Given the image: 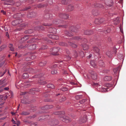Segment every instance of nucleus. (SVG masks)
I'll use <instances>...</instances> for the list:
<instances>
[{
	"instance_id": "f257e3e1",
	"label": "nucleus",
	"mask_w": 126,
	"mask_h": 126,
	"mask_svg": "<svg viewBox=\"0 0 126 126\" xmlns=\"http://www.w3.org/2000/svg\"><path fill=\"white\" fill-rule=\"evenodd\" d=\"M59 51V47H54L50 49V51L52 54L53 55H57V52Z\"/></svg>"
},
{
	"instance_id": "f03ea898",
	"label": "nucleus",
	"mask_w": 126,
	"mask_h": 126,
	"mask_svg": "<svg viewBox=\"0 0 126 126\" xmlns=\"http://www.w3.org/2000/svg\"><path fill=\"white\" fill-rule=\"evenodd\" d=\"M79 54L82 57L84 56V53L83 52L81 51L80 52H77L76 50H74L73 51V55L74 56V57H76L79 55Z\"/></svg>"
},
{
	"instance_id": "7ed1b4c3",
	"label": "nucleus",
	"mask_w": 126,
	"mask_h": 126,
	"mask_svg": "<svg viewBox=\"0 0 126 126\" xmlns=\"http://www.w3.org/2000/svg\"><path fill=\"white\" fill-rule=\"evenodd\" d=\"M112 85L111 84L109 83H106L105 85V87H103V92L107 91L109 90H108L109 87H112Z\"/></svg>"
},
{
	"instance_id": "20e7f679",
	"label": "nucleus",
	"mask_w": 126,
	"mask_h": 126,
	"mask_svg": "<svg viewBox=\"0 0 126 126\" xmlns=\"http://www.w3.org/2000/svg\"><path fill=\"white\" fill-rule=\"evenodd\" d=\"M22 20L20 19H18L15 20L12 22V24L13 25L16 26L17 25L21 23Z\"/></svg>"
},
{
	"instance_id": "39448f33",
	"label": "nucleus",
	"mask_w": 126,
	"mask_h": 126,
	"mask_svg": "<svg viewBox=\"0 0 126 126\" xmlns=\"http://www.w3.org/2000/svg\"><path fill=\"white\" fill-rule=\"evenodd\" d=\"M49 38L54 40H57L59 39V37L57 35L51 34H47Z\"/></svg>"
},
{
	"instance_id": "423d86ee",
	"label": "nucleus",
	"mask_w": 126,
	"mask_h": 126,
	"mask_svg": "<svg viewBox=\"0 0 126 126\" xmlns=\"http://www.w3.org/2000/svg\"><path fill=\"white\" fill-rule=\"evenodd\" d=\"M105 4L108 7L112 6L113 4V3L111 0H105Z\"/></svg>"
},
{
	"instance_id": "0eeeda50",
	"label": "nucleus",
	"mask_w": 126,
	"mask_h": 126,
	"mask_svg": "<svg viewBox=\"0 0 126 126\" xmlns=\"http://www.w3.org/2000/svg\"><path fill=\"white\" fill-rule=\"evenodd\" d=\"M57 66V64H55L53 66L51 67L50 68L52 69L51 72V73L52 74H56L57 73V70L55 69V68H56Z\"/></svg>"
},
{
	"instance_id": "6e6552de",
	"label": "nucleus",
	"mask_w": 126,
	"mask_h": 126,
	"mask_svg": "<svg viewBox=\"0 0 126 126\" xmlns=\"http://www.w3.org/2000/svg\"><path fill=\"white\" fill-rule=\"evenodd\" d=\"M59 17L64 19H67L69 17L68 15L66 14L60 13L59 15Z\"/></svg>"
},
{
	"instance_id": "1a4fd4ad",
	"label": "nucleus",
	"mask_w": 126,
	"mask_h": 126,
	"mask_svg": "<svg viewBox=\"0 0 126 126\" xmlns=\"http://www.w3.org/2000/svg\"><path fill=\"white\" fill-rule=\"evenodd\" d=\"M91 76L92 79L94 80L96 79L97 78V74L93 71L91 72Z\"/></svg>"
},
{
	"instance_id": "9d476101",
	"label": "nucleus",
	"mask_w": 126,
	"mask_h": 126,
	"mask_svg": "<svg viewBox=\"0 0 126 126\" xmlns=\"http://www.w3.org/2000/svg\"><path fill=\"white\" fill-rule=\"evenodd\" d=\"M64 21L63 20H60L59 19H56L54 20L53 22V23L55 24H57L59 23H63Z\"/></svg>"
},
{
	"instance_id": "9b49d317",
	"label": "nucleus",
	"mask_w": 126,
	"mask_h": 126,
	"mask_svg": "<svg viewBox=\"0 0 126 126\" xmlns=\"http://www.w3.org/2000/svg\"><path fill=\"white\" fill-rule=\"evenodd\" d=\"M5 82L6 80L5 79L2 80H1L0 81V86H1L0 87L2 88L6 86L7 84Z\"/></svg>"
},
{
	"instance_id": "f8f14e48",
	"label": "nucleus",
	"mask_w": 126,
	"mask_h": 126,
	"mask_svg": "<svg viewBox=\"0 0 126 126\" xmlns=\"http://www.w3.org/2000/svg\"><path fill=\"white\" fill-rule=\"evenodd\" d=\"M102 19L101 18H99L95 19L94 23L95 24H99L102 23Z\"/></svg>"
},
{
	"instance_id": "ddd939ff",
	"label": "nucleus",
	"mask_w": 126,
	"mask_h": 126,
	"mask_svg": "<svg viewBox=\"0 0 126 126\" xmlns=\"http://www.w3.org/2000/svg\"><path fill=\"white\" fill-rule=\"evenodd\" d=\"M52 16V15L50 13H47L45 14L44 16V17L46 19L50 18Z\"/></svg>"
},
{
	"instance_id": "4468645a",
	"label": "nucleus",
	"mask_w": 126,
	"mask_h": 126,
	"mask_svg": "<svg viewBox=\"0 0 126 126\" xmlns=\"http://www.w3.org/2000/svg\"><path fill=\"white\" fill-rule=\"evenodd\" d=\"M49 32L50 33H55L57 32V29L55 28H50L48 29Z\"/></svg>"
},
{
	"instance_id": "2eb2a0df",
	"label": "nucleus",
	"mask_w": 126,
	"mask_h": 126,
	"mask_svg": "<svg viewBox=\"0 0 126 126\" xmlns=\"http://www.w3.org/2000/svg\"><path fill=\"white\" fill-rule=\"evenodd\" d=\"M58 121L57 120H53L51 122H48L49 124L52 126L56 125L58 124Z\"/></svg>"
},
{
	"instance_id": "dca6fc26",
	"label": "nucleus",
	"mask_w": 126,
	"mask_h": 126,
	"mask_svg": "<svg viewBox=\"0 0 126 126\" xmlns=\"http://www.w3.org/2000/svg\"><path fill=\"white\" fill-rule=\"evenodd\" d=\"M36 45L35 44H34L29 46L28 48L32 50L35 49L36 48Z\"/></svg>"
},
{
	"instance_id": "f3484780",
	"label": "nucleus",
	"mask_w": 126,
	"mask_h": 126,
	"mask_svg": "<svg viewBox=\"0 0 126 126\" xmlns=\"http://www.w3.org/2000/svg\"><path fill=\"white\" fill-rule=\"evenodd\" d=\"M84 34L85 35H90L93 33V31L92 30H87L84 31Z\"/></svg>"
},
{
	"instance_id": "a211bd4d",
	"label": "nucleus",
	"mask_w": 126,
	"mask_h": 126,
	"mask_svg": "<svg viewBox=\"0 0 126 126\" xmlns=\"http://www.w3.org/2000/svg\"><path fill=\"white\" fill-rule=\"evenodd\" d=\"M78 28H77L76 27L73 26H72L70 27L69 30L70 31H71L73 32H76L77 31Z\"/></svg>"
},
{
	"instance_id": "6ab92c4d",
	"label": "nucleus",
	"mask_w": 126,
	"mask_h": 126,
	"mask_svg": "<svg viewBox=\"0 0 126 126\" xmlns=\"http://www.w3.org/2000/svg\"><path fill=\"white\" fill-rule=\"evenodd\" d=\"M53 107L52 105H46L42 107V110H47L51 109Z\"/></svg>"
},
{
	"instance_id": "aec40b11",
	"label": "nucleus",
	"mask_w": 126,
	"mask_h": 126,
	"mask_svg": "<svg viewBox=\"0 0 126 126\" xmlns=\"http://www.w3.org/2000/svg\"><path fill=\"white\" fill-rule=\"evenodd\" d=\"M34 29L36 30H43L44 29V27L43 26H41L39 27H35Z\"/></svg>"
},
{
	"instance_id": "412c9836",
	"label": "nucleus",
	"mask_w": 126,
	"mask_h": 126,
	"mask_svg": "<svg viewBox=\"0 0 126 126\" xmlns=\"http://www.w3.org/2000/svg\"><path fill=\"white\" fill-rule=\"evenodd\" d=\"M47 63V62L46 61H43L40 62L39 63V65L41 67H43L45 66Z\"/></svg>"
},
{
	"instance_id": "4be33fe9",
	"label": "nucleus",
	"mask_w": 126,
	"mask_h": 126,
	"mask_svg": "<svg viewBox=\"0 0 126 126\" xmlns=\"http://www.w3.org/2000/svg\"><path fill=\"white\" fill-rule=\"evenodd\" d=\"M34 32V30L32 29H29L25 31L24 33L26 34L31 33Z\"/></svg>"
},
{
	"instance_id": "5701e85b",
	"label": "nucleus",
	"mask_w": 126,
	"mask_h": 126,
	"mask_svg": "<svg viewBox=\"0 0 126 126\" xmlns=\"http://www.w3.org/2000/svg\"><path fill=\"white\" fill-rule=\"evenodd\" d=\"M67 8L68 11H70L73 10L74 8L72 5H70L68 6Z\"/></svg>"
},
{
	"instance_id": "b1692460",
	"label": "nucleus",
	"mask_w": 126,
	"mask_h": 126,
	"mask_svg": "<svg viewBox=\"0 0 126 126\" xmlns=\"http://www.w3.org/2000/svg\"><path fill=\"white\" fill-rule=\"evenodd\" d=\"M70 1V0H62L61 1V3L62 4H66L69 3Z\"/></svg>"
},
{
	"instance_id": "393cba45",
	"label": "nucleus",
	"mask_w": 126,
	"mask_h": 126,
	"mask_svg": "<svg viewBox=\"0 0 126 126\" xmlns=\"http://www.w3.org/2000/svg\"><path fill=\"white\" fill-rule=\"evenodd\" d=\"M82 46L83 47V49L84 50H88L89 48V46L86 44H82Z\"/></svg>"
},
{
	"instance_id": "a878e982",
	"label": "nucleus",
	"mask_w": 126,
	"mask_h": 126,
	"mask_svg": "<svg viewBox=\"0 0 126 126\" xmlns=\"http://www.w3.org/2000/svg\"><path fill=\"white\" fill-rule=\"evenodd\" d=\"M65 33L66 35L68 36H71L72 35V32H70V33L67 31H66Z\"/></svg>"
},
{
	"instance_id": "bb28decb",
	"label": "nucleus",
	"mask_w": 126,
	"mask_h": 126,
	"mask_svg": "<svg viewBox=\"0 0 126 126\" xmlns=\"http://www.w3.org/2000/svg\"><path fill=\"white\" fill-rule=\"evenodd\" d=\"M112 79V77L110 76H106L104 78V79L105 81H110Z\"/></svg>"
},
{
	"instance_id": "cd10ccee",
	"label": "nucleus",
	"mask_w": 126,
	"mask_h": 126,
	"mask_svg": "<svg viewBox=\"0 0 126 126\" xmlns=\"http://www.w3.org/2000/svg\"><path fill=\"white\" fill-rule=\"evenodd\" d=\"M61 120L63 121V122H64L66 123H67L69 122L70 121L67 118H66L65 117H63L61 118Z\"/></svg>"
},
{
	"instance_id": "c85d7f7f",
	"label": "nucleus",
	"mask_w": 126,
	"mask_h": 126,
	"mask_svg": "<svg viewBox=\"0 0 126 126\" xmlns=\"http://www.w3.org/2000/svg\"><path fill=\"white\" fill-rule=\"evenodd\" d=\"M9 47L12 51H14V47L12 44H10L9 45Z\"/></svg>"
},
{
	"instance_id": "c756f323",
	"label": "nucleus",
	"mask_w": 126,
	"mask_h": 126,
	"mask_svg": "<svg viewBox=\"0 0 126 126\" xmlns=\"http://www.w3.org/2000/svg\"><path fill=\"white\" fill-rule=\"evenodd\" d=\"M106 54L110 58H111L112 56V53L110 51H108L106 52Z\"/></svg>"
},
{
	"instance_id": "7c9ffc66",
	"label": "nucleus",
	"mask_w": 126,
	"mask_h": 126,
	"mask_svg": "<svg viewBox=\"0 0 126 126\" xmlns=\"http://www.w3.org/2000/svg\"><path fill=\"white\" fill-rule=\"evenodd\" d=\"M90 63L91 66L94 67H95L96 66V64L94 61L91 60L90 62Z\"/></svg>"
},
{
	"instance_id": "2f4dec72",
	"label": "nucleus",
	"mask_w": 126,
	"mask_h": 126,
	"mask_svg": "<svg viewBox=\"0 0 126 126\" xmlns=\"http://www.w3.org/2000/svg\"><path fill=\"white\" fill-rule=\"evenodd\" d=\"M47 87L49 88L53 89L54 88V86L52 84H49L47 85Z\"/></svg>"
},
{
	"instance_id": "473e14b6",
	"label": "nucleus",
	"mask_w": 126,
	"mask_h": 126,
	"mask_svg": "<svg viewBox=\"0 0 126 126\" xmlns=\"http://www.w3.org/2000/svg\"><path fill=\"white\" fill-rule=\"evenodd\" d=\"M29 38L28 35H26L24 36L23 37L21 38V40L23 41L26 40Z\"/></svg>"
},
{
	"instance_id": "72a5a7b5",
	"label": "nucleus",
	"mask_w": 126,
	"mask_h": 126,
	"mask_svg": "<svg viewBox=\"0 0 126 126\" xmlns=\"http://www.w3.org/2000/svg\"><path fill=\"white\" fill-rule=\"evenodd\" d=\"M29 76L28 74L26 73H24L22 75V77L24 79L27 78Z\"/></svg>"
},
{
	"instance_id": "f704fd0d",
	"label": "nucleus",
	"mask_w": 126,
	"mask_h": 126,
	"mask_svg": "<svg viewBox=\"0 0 126 126\" xmlns=\"http://www.w3.org/2000/svg\"><path fill=\"white\" fill-rule=\"evenodd\" d=\"M93 49L94 51L99 54V49L98 47H94L93 48Z\"/></svg>"
},
{
	"instance_id": "c9c22d12",
	"label": "nucleus",
	"mask_w": 126,
	"mask_h": 126,
	"mask_svg": "<svg viewBox=\"0 0 126 126\" xmlns=\"http://www.w3.org/2000/svg\"><path fill=\"white\" fill-rule=\"evenodd\" d=\"M59 44L60 46H67V44L66 43L64 42H59Z\"/></svg>"
},
{
	"instance_id": "e433bc0d",
	"label": "nucleus",
	"mask_w": 126,
	"mask_h": 126,
	"mask_svg": "<svg viewBox=\"0 0 126 126\" xmlns=\"http://www.w3.org/2000/svg\"><path fill=\"white\" fill-rule=\"evenodd\" d=\"M45 6V5L43 4L39 3L38 4L37 6V7L41 8H43Z\"/></svg>"
},
{
	"instance_id": "4c0bfd02",
	"label": "nucleus",
	"mask_w": 126,
	"mask_h": 126,
	"mask_svg": "<svg viewBox=\"0 0 126 126\" xmlns=\"http://www.w3.org/2000/svg\"><path fill=\"white\" fill-rule=\"evenodd\" d=\"M87 119L86 117L82 118V119H80L79 121L80 123H83L86 122Z\"/></svg>"
},
{
	"instance_id": "58836bf2",
	"label": "nucleus",
	"mask_w": 126,
	"mask_h": 126,
	"mask_svg": "<svg viewBox=\"0 0 126 126\" xmlns=\"http://www.w3.org/2000/svg\"><path fill=\"white\" fill-rule=\"evenodd\" d=\"M98 90L99 91H102V84L101 85L99 84L98 86H97Z\"/></svg>"
},
{
	"instance_id": "ea45409f",
	"label": "nucleus",
	"mask_w": 126,
	"mask_h": 126,
	"mask_svg": "<svg viewBox=\"0 0 126 126\" xmlns=\"http://www.w3.org/2000/svg\"><path fill=\"white\" fill-rule=\"evenodd\" d=\"M68 43L69 44L73 47L76 48L77 47V45L75 44L72 42H69Z\"/></svg>"
},
{
	"instance_id": "a19ab883",
	"label": "nucleus",
	"mask_w": 126,
	"mask_h": 126,
	"mask_svg": "<svg viewBox=\"0 0 126 126\" xmlns=\"http://www.w3.org/2000/svg\"><path fill=\"white\" fill-rule=\"evenodd\" d=\"M20 14L17 13L14 15L13 16L15 18H19L20 17L19 16H20Z\"/></svg>"
},
{
	"instance_id": "79ce46f5",
	"label": "nucleus",
	"mask_w": 126,
	"mask_h": 126,
	"mask_svg": "<svg viewBox=\"0 0 126 126\" xmlns=\"http://www.w3.org/2000/svg\"><path fill=\"white\" fill-rule=\"evenodd\" d=\"M30 114L29 112L27 111H23L22 112L21 114L24 115H27Z\"/></svg>"
},
{
	"instance_id": "37998d69",
	"label": "nucleus",
	"mask_w": 126,
	"mask_h": 126,
	"mask_svg": "<svg viewBox=\"0 0 126 126\" xmlns=\"http://www.w3.org/2000/svg\"><path fill=\"white\" fill-rule=\"evenodd\" d=\"M39 0H30L29 1V4H32L34 2H39Z\"/></svg>"
},
{
	"instance_id": "c03bdc74",
	"label": "nucleus",
	"mask_w": 126,
	"mask_h": 126,
	"mask_svg": "<svg viewBox=\"0 0 126 126\" xmlns=\"http://www.w3.org/2000/svg\"><path fill=\"white\" fill-rule=\"evenodd\" d=\"M64 113V112L63 111L56 112H55V114L56 115L62 114H63Z\"/></svg>"
},
{
	"instance_id": "a18cd8bd",
	"label": "nucleus",
	"mask_w": 126,
	"mask_h": 126,
	"mask_svg": "<svg viewBox=\"0 0 126 126\" xmlns=\"http://www.w3.org/2000/svg\"><path fill=\"white\" fill-rule=\"evenodd\" d=\"M6 47V46L5 45H2L0 47V51L4 49Z\"/></svg>"
},
{
	"instance_id": "49530a36",
	"label": "nucleus",
	"mask_w": 126,
	"mask_h": 126,
	"mask_svg": "<svg viewBox=\"0 0 126 126\" xmlns=\"http://www.w3.org/2000/svg\"><path fill=\"white\" fill-rule=\"evenodd\" d=\"M47 46L46 45H44L42 46V47L40 49H47Z\"/></svg>"
},
{
	"instance_id": "de8ad7c7",
	"label": "nucleus",
	"mask_w": 126,
	"mask_h": 126,
	"mask_svg": "<svg viewBox=\"0 0 126 126\" xmlns=\"http://www.w3.org/2000/svg\"><path fill=\"white\" fill-rule=\"evenodd\" d=\"M41 77L42 79H44V78L43 77H42L40 75H35L34 76H33V78H40Z\"/></svg>"
},
{
	"instance_id": "09e8293b",
	"label": "nucleus",
	"mask_w": 126,
	"mask_h": 126,
	"mask_svg": "<svg viewBox=\"0 0 126 126\" xmlns=\"http://www.w3.org/2000/svg\"><path fill=\"white\" fill-rule=\"evenodd\" d=\"M87 100L86 99H84L80 100L79 101V102L81 104H82L84 103Z\"/></svg>"
},
{
	"instance_id": "8fccbe9b",
	"label": "nucleus",
	"mask_w": 126,
	"mask_h": 126,
	"mask_svg": "<svg viewBox=\"0 0 126 126\" xmlns=\"http://www.w3.org/2000/svg\"><path fill=\"white\" fill-rule=\"evenodd\" d=\"M62 72L63 74H68L66 71L64 69L62 70Z\"/></svg>"
},
{
	"instance_id": "3c124183",
	"label": "nucleus",
	"mask_w": 126,
	"mask_h": 126,
	"mask_svg": "<svg viewBox=\"0 0 126 126\" xmlns=\"http://www.w3.org/2000/svg\"><path fill=\"white\" fill-rule=\"evenodd\" d=\"M102 28L100 27H98L97 28H96V30L100 32H102Z\"/></svg>"
},
{
	"instance_id": "603ef678",
	"label": "nucleus",
	"mask_w": 126,
	"mask_h": 126,
	"mask_svg": "<svg viewBox=\"0 0 126 126\" xmlns=\"http://www.w3.org/2000/svg\"><path fill=\"white\" fill-rule=\"evenodd\" d=\"M43 25L44 26H51L52 24H49L48 23H44L43 24Z\"/></svg>"
},
{
	"instance_id": "864d4df0",
	"label": "nucleus",
	"mask_w": 126,
	"mask_h": 126,
	"mask_svg": "<svg viewBox=\"0 0 126 126\" xmlns=\"http://www.w3.org/2000/svg\"><path fill=\"white\" fill-rule=\"evenodd\" d=\"M9 28V27L7 26H4V29L5 31H7L8 30V28Z\"/></svg>"
},
{
	"instance_id": "5fc2aeb1",
	"label": "nucleus",
	"mask_w": 126,
	"mask_h": 126,
	"mask_svg": "<svg viewBox=\"0 0 126 126\" xmlns=\"http://www.w3.org/2000/svg\"><path fill=\"white\" fill-rule=\"evenodd\" d=\"M39 83L41 84L44 85L46 83V82L45 81H41L39 82Z\"/></svg>"
},
{
	"instance_id": "6e6d98bb",
	"label": "nucleus",
	"mask_w": 126,
	"mask_h": 126,
	"mask_svg": "<svg viewBox=\"0 0 126 126\" xmlns=\"http://www.w3.org/2000/svg\"><path fill=\"white\" fill-rule=\"evenodd\" d=\"M66 25H60L59 26V27L65 28L66 27Z\"/></svg>"
},
{
	"instance_id": "4d7b16f0",
	"label": "nucleus",
	"mask_w": 126,
	"mask_h": 126,
	"mask_svg": "<svg viewBox=\"0 0 126 126\" xmlns=\"http://www.w3.org/2000/svg\"><path fill=\"white\" fill-rule=\"evenodd\" d=\"M73 39L76 40H79L80 39V38L78 36H76L73 38Z\"/></svg>"
},
{
	"instance_id": "13d9d810",
	"label": "nucleus",
	"mask_w": 126,
	"mask_h": 126,
	"mask_svg": "<svg viewBox=\"0 0 126 126\" xmlns=\"http://www.w3.org/2000/svg\"><path fill=\"white\" fill-rule=\"evenodd\" d=\"M66 99V97H63L62 99L61 100V101H64Z\"/></svg>"
},
{
	"instance_id": "bf43d9fd",
	"label": "nucleus",
	"mask_w": 126,
	"mask_h": 126,
	"mask_svg": "<svg viewBox=\"0 0 126 126\" xmlns=\"http://www.w3.org/2000/svg\"><path fill=\"white\" fill-rule=\"evenodd\" d=\"M80 97L81 96L80 95H77L75 96V98L76 99H79Z\"/></svg>"
},
{
	"instance_id": "052dcab7",
	"label": "nucleus",
	"mask_w": 126,
	"mask_h": 126,
	"mask_svg": "<svg viewBox=\"0 0 126 126\" xmlns=\"http://www.w3.org/2000/svg\"><path fill=\"white\" fill-rule=\"evenodd\" d=\"M31 8V7L30 6H29V7H26L24 9V10H26L29 9Z\"/></svg>"
},
{
	"instance_id": "680f3d73",
	"label": "nucleus",
	"mask_w": 126,
	"mask_h": 126,
	"mask_svg": "<svg viewBox=\"0 0 126 126\" xmlns=\"http://www.w3.org/2000/svg\"><path fill=\"white\" fill-rule=\"evenodd\" d=\"M100 84V83H93V85H95V86H97V87L99 86V85Z\"/></svg>"
},
{
	"instance_id": "e2e57ef3",
	"label": "nucleus",
	"mask_w": 126,
	"mask_h": 126,
	"mask_svg": "<svg viewBox=\"0 0 126 126\" xmlns=\"http://www.w3.org/2000/svg\"><path fill=\"white\" fill-rule=\"evenodd\" d=\"M3 97V96L2 95H0V102L2 101V98Z\"/></svg>"
},
{
	"instance_id": "0e129e2a",
	"label": "nucleus",
	"mask_w": 126,
	"mask_h": 126,
	"mask_svg": "<svg viewBox=\"0 0 126 126\" xmlns=\"http://www.w3.org/2000/svg\"><path fill=\"white\" fill-rule=\"evenodd\" d=\"M110 31H111L110 29V28H109L108 29V30H106V32L105 31V32H106L109 33L110 32Z\"/></svg>"
},
{
	"instance_id": "69168bd1",
	"label": "nucleus",
	"mask_w": 126,
	"mask_h": 126,
	"mask_svg": "<svg viewBox=\"0 0 126 126\" xmlns=\"http://www.w3.org/2000/svg\"><path fill=\"white\" fill-rule=\"evenodd\" d=\"M99 63L100 64V65L102 66V61H100L99 62Z\"/></svg>"
},
{
	"instance_id": "338daca9",
	"label": "nucleus",
	"mask_w": 126,
	"mask_h": 126,
	"mask_svg": "<svg viewBox=\"0 0 126 126\" xmlns=\"http://www.w3.org/2000/svg\"><path fill=\"white\" fill-rule=\"evenodd\" d=\"M21 102V103H23L24 104H26L27 103H26L25 100H22Z\"/></svg>"
},
{
	"instance_id": "774afa93",
	"label": "nucleus",
	"mask_w": 126,
	"mask_h": 126,
	"mask_svg": "<svg viewBox=\"0 0 126 126\" xmlns=\"http://www.w3.org/2000/svg\"><path fill=\"white\" fill-rule=\"evenodd\" d=\"M36 125L35 123H33L31 124V126H36Z\"/></svg>"
}]
</instances>
